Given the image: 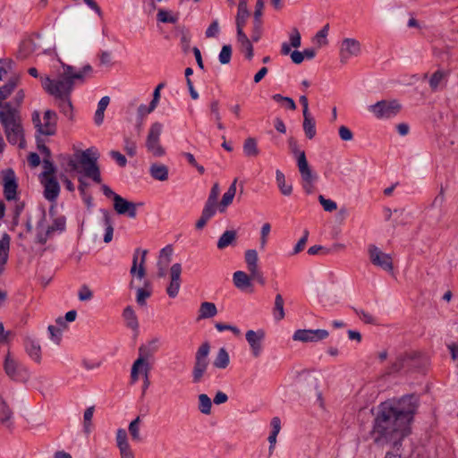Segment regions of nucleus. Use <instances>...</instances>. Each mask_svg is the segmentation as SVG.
Returning a JSON list of instances; mask_svg holds the SVG:
<instances>
[{"label": "nucleus", "instance_id": "1", "mask_svg": "<svg viewBox=\"0 0 458 458\" xmlns=\"http://www.w3.org/2000/svg\"><path fill=\"white\" fill-rule=\"evenodd\" d=\"M419 403L420 399L414 394L381 403L370 432L374 443L377 445L392 444L399 450L403 440L411 433V424Z\"/></svg>", "mask_w": 458, "mask_h": 458}, {"label": "nucleus", "instance_id": "2", "mask_svg": "<svg viewBox=\"0 0 458 458\" xmlns=\"http://www.w3.org/2000/svg\"><path fill=\"white\" fill-rule=\"evenodd\" d=\"M99 157L98 150L91 147L77 152L74 157L68 161V165L72 171L82 174L96 183H100L102 178L98 163Z\"/></svg>", "mask_w": 458, "mask_h": 458}, {"label": "nucleus", "instance_id": "3", "mask_svg": "<svg viewBox=\"0 0 458 458\" xmlns=\"http://www.w3.org/2000/svg\"><path fill=\"white\" fill-rule=\"evenodd\" d=\"M42 87L49 95L55 97L60 112L71 119L72 117L73 109L71 101V94L72 91L56 84L54 82L53 79L49 77L44 78Z\"/></svg>", "mask_w": 458, "mask_h": 458}, {"label": "nucleus", "instance_id": "4", "mask_svg": "<svg viewBox=\"0 0 458 458\" xmlns=\"http://www.w3.org/2000/svg\"><path fill=\"white\" fill-rule=\"evenodd\" d=\"M209 352L210 344L208 342L202 343L198 348L194 356V363L191 371L192 383L199 384L203 380L209 365Z\"/></svg>", "mask_w": 458, "mask_h": 458}, {"label": "nucleus", "instance_id": "5", "mask_svg": "<svg viewBox=\"0 0 458 458\" xmlns=\"http://www.w3.org/2000/svg\"><path fill=\"white\" fill-rule=\"evenodd\" d=\"M139 358L133 362L131 371V379L132 383H135L139 379V373L143 372L145 379L143 382L142 390L145 393L146 389L149 386L150 381L148 379L149 365L147 361L148 352L145 346H140L139 349Z\"/></svg>", "mask_w": 458, "mask_h": 458}, {"label": "nucleus", "instance_id": "6", "mask_svg": "<svg viewBox=\"0 0 458 458\" xmlns=\"http://www.w3.org/2000/svg\"><path fill=\"white\" fill-rule=\"evenodd\" d=\"M57 119V114L53 110H47L44 113L43 123H41L39 114L37 112L34 113L32 116L33 123H35L38 131L47 136H52L55 134Z\"/></svg>", "mask_w": 458, "mask_h": 458}, {"label": "nucleus", "instance_id": "7", "mask_svg": "<svg viewBox=\"0 0 458 458\" xmlns=\"http://www.w3.org/2000/svg\"><path fill=\"white\" fill-rule=\"evenodd\" d=\"M162 129V123L158 122L152 123L148 130L146 140V148L148 151L156 157H162L165 153V148L160 144V135Z\"/></svg>", "mask_w": 458, "mask_h": 458}, {"label": "nucleus", "instance_id": "8", "mask_svg": "<svg viewBox=\"0 0 458 458\" xmlns=\"http://www.w3.org/2000/svg\"><path fill=\"white\" fill-rule=\"evenodd\" d=\"M63 72L59 74L57 79H53L54 82L61 87L72 91L76 80L81 82L84 81L86 74L81 70L76 72L73 66L64 64H63Z\"/></svg>", "mask_w": 458, "mask_h": 458}, {"label": "nucleus", "instance_id": "9", "mask_svg": "<svg viewBox=\"0 0 458 458\" xmlns=\"http://www.w3.org/2000/svg\"><path fill=\"white\" fill-rule=\"evenodd\" d=\"M369 110L377 119H389L395 116L401 110V105L397 100H381L369 106Z\"/></svg>", "mask_w": 458, "mask_h": 458}, {"label": "nucleus", "instance_id": "10", "mask_svg": "<svg viewBox=\"0 0 458 458\" xmlns=\"http://www.w3.org/2000/svg\"><path fill=\"white\" fill-rule=\"evenodd\" d=\"M368 252L370 262L385 271L391 272L394 269L393 259L389 254L383 252L374 244L369 245Z\"/></svg>", "mask_w": 458, "mask_h": 458}, {"label": "nucleus", "instance_id": "11", "mask_svg": "<svg viewBox=\"0 0 458 458\" xmlns=\"http://www.w3.org/2000/svg\"><path fill=\"white\" fill-rule=\"evenodd\" d=\"M4 196L6 200H17L18 182L14 171L12 168L1 172Z\"/></svg>", "mask_w": 458, "mask_h": 458}, {"label": "nucleus", "instance_id": "12", "mask_svg": "<svg viewBox=\"0 0 458 458\" xmlns=\"http://www.w3.org/2000/svg\"><path fill=\"white\" fill-rule=\"evenodd\" d=\"M4 369L7 376L15 381H25L29 378L27 369L8 353L5 357Z\"/></svg>", "mask_w": 458, "mask_h": 458}, {"label": "nucleus", "instance_id": "13", "mask_svg": "<svg viewBox=\"0 0 458 458\" xmlns=\"http://www.w3.org/2000/svg\"><path fill=\"white\" fill-rule=\"evenodd\" d=\"M247 268L252 276V279L258 282L259 284L264 285L266 279L263 273L260 271L258 266V252L256 250H247L244 255Z\"/></svg>", "mask_w": 458, "mask_h": 458}, {"label": "nucleus", "instance_id": "14", "mask_svg": "<svg viewBox=\"0 0 458 458\" xmlns=\"http://www.w3.org/2000/svg\"><path fill=\"white\" fill-rule=\"evenodd\" d=\"M0 122L4 129L20 123L21 116L17 106H12L9 102L4 103L0 106Z\"/></svg>", "mask_w": 458, "mask_h": 458}, {"label": "nucleus", "instance_id": "15", "mask_svg": "<svg viewBox=\"0 0 458 458\" xmlns=\"http://www.w3.org/2000/svg\"><path fill=\"white\" fill-rule=\"evenodd\" d=\"M328 335V331L325 329H298L294 332L293 339L302 343H312L324 340Z\"/></svg>", "mask_w": 458, "mask_h": 458}, {"label": "nucleus", "instance_id": "16", "mask_svg": "<svg viewBox=\"0 0 458 458\" xmlns=\"http://www.w3.org/2000/svg\"><path fill=\"white\" fill-rule=\"evenodd\" d=\"M143 203H134L129 201L120 195L114 196V208L119 215H126L130 218H135L137 216V207H141Z\"/></svg>", "mask_w": 458, "mask_h": 458}, {"label": "nucleus", "instance_id": "17", "mask_svg": "<svg viewBox=\"0 0 458 458\" xmlns=\"http://www.w3.org/2000/svg\"><path fill=\"white\" fill-rule=\"evenodd\" d=\"M266 334L263 329H259L257 331L254 330H248L246 332L245 337L246 341L248 342L251 354L258 358L260 356L263 346L262 343L265 339Z\"/></svg>", "mask_w": 458, "mask_h": 458}, {"label": "nucleus", "instance_id": "18", "mask_svg": "<svg viewBox=\"0 0 458 458\" xmlns=\"http://www.w3.org/2000/svg\"><path fill=\"white\" fill-rule=\"evenodd\" d=\"M360 53V44L354 38H344L340 47V62L346 64L353 56H358Z\"/></svg>", "mask_w": 458, "mask_h": 458}, {"label": "nucleus", "instance_id": "19", "mask_svg": "<svg viewBox=\"0 0 458 458\" xmlns=\"http://www.w3.org/2000/svg\"><path fill=\"white\" fill-rule=\"evenodd\" d=\"M182 266L180 263H174L169 271L170 282L166 287V293L170 298H175L181 288Z\"/></svg>", "mask_w": 458, "mask_h": 458}, {"label": "nucleus", "instance_id": "20", "mask_svg": "<svg viewBox=\"0 0 458 458\" xmlns=\"http://www.w3.org/2000/svg\"><path fill=\"white\" fill-rule=\"evenodd\" d=\"M148 250L140 249H136L133 259H132V266L131 267L130 273L133 276H137L139 279H142L146 276V269L144 267V263L146 260Z\"/></svg>", "mask_w": 458, "mask_h": 458}, {"label": "nucleus", "instance_id": "21", "mask_svg": "<svg viewBox=\"0 0 458 458\" xmlns=\"http://www.w3.org/2000/svg\"><path fill=\"white\" fill-rule=\"evenodd\" d=\"M44 186V197L49 201H55L60 193V185L55 177L40 178Z\"/></svg>", "mask_w": 458, "mask_h": 458}, {"label": "nucleus", "instance_id": "22", "mask_svg": "<svg viewBox=\"0 0 458 458\" xmlns=\"http://www.w3.org/2000/svg\"><path fill=\"white\" fill-rule=\"evenodd\" d=\"M4 132L7 138V140L12 145L18 144L21 148L23 147L24 144V137H23V129L21 126V123H18L13 126H9L4 128Z\"/></svg>", "mask_w": 458, "mask_h": 458}, {"label": "nucleus", "instance_id": "23", "mask_svg": "<svg viewBox=\"0 0 458 458\" xmlns=\"http://www.w3.org/2000/svg\"><path fill=\"white\" fill-rule=\"evenodd\" d=\"M24 347L28 355L36 362L41 360V348L38 341L31 337H26L24 340Z\"/></svg>", "mask_w": 458, "mask_h": 458}, {"label": "nucleus", "instance_id": "24", "mask_svg": "<svg viewBox=\"0 0 458 458\" xmlns=\"http://www.w3.org/2000/svg\"><path fill=\"white\" fill-rule=\"evenodd\" d=\"M252 280L253 279H252L251 275L250 274V276H249L243 271L239 270V271L234 272L233 275V284L236 288H238L241 291H245L248 288H250L252 286V284H251Z\"/></svg>", "mask_w": 458, "mask_h": 458}, {"label": "nucleus", "instance_id": "25", "mask_svg": "<svg viewBox=\"0 0 458 458\" xmlns=\"http://www.w3.org/2000/svg\"><path fill=\"white\" fill-rule=\"evenodd\" d=\"M13 411L6 402L0 397V422L8 428H13Z\"/></svg>", "mask_w": 458, "mask_h": 458}, {"label": "nucleus", "instance_id": "26", "mask_svg": "<svg viewBox=\"0 0 458 458\" xmlns=\"http://www.w3.org/2000/svg\"><path fill=\"white\" fill-rule=\"evenodd\" d=\"M237 178L233 180V182L231 183L227 191L224 193L222 197V200L219 204V211L221 213L225 212V208L232 204L233 198L236 193V183H237Z\"/></svg>", "mask_w": 458, "mask_h": 458}, {"label": "nucleus", "instance_id": "27", "mask_svg": "<svg viewBox=\"0 0 458 458\" xmlns=\"http://www.w3.org/2000/svg\"><path fill=\"white\" fill-rule=\"evenodd\" d=\"M10 248V236L7 233H4L0 239V274L4 270V266L8 259V251Z\"/></svg>", "mask_w": 458, "mask_h": 458}, {"label": "nucleus", "instance_id": "28", "mask_svg": "<svg viewBox=\"0 0 458 458\" xmlns=\"http://www.w3.org/2000/svg\"><path fill=\"white\" fill-rule=\"evenodd\" d=\"M149 174L158 181H166L168 179V167L165 165L154 163L149 167Z\"/></svg>", "mask_w": 458, "mask_h": 458}, {"label": "nucleus", "instance_id": "29", "mask_svg": "<svg viewBox=\"0 0 458 458\" xmlns=\"http://www.w3.org/2000/svg\"><path fill=\"white\" fill-rule=\"evenodd\" d=\"M249 16L250 12L247 7V1L239 0L237 15L235 19L236 27H244Z\"/></svg>", "mask_w": 458, "mask_h": 458}, {"label": "nucleus", "instance_id": "30", "mask_svg": "<svg viewBox=\"0 0 458 458\" xmlns=\"http://www.w3.org/2000/svg\"><path fill=\"white\" fill-rule=\"evenodd\" d=\"M411 361V357L408 354H401L396 360L391 364L388 369V373H397L402 369L410 366V362Z\"/></svg>", "mask_w": 458, "mask_h": 458}, {"label": "nucleus", "instance_id": "31", "mask_svg": "<svg viewBox=\"0 0 458 458\" xmlns=\"http://www.w3.org/2000/svg\"><path fill=\"white\" fill-rule=\"evenodd\" d=\"M123 318L125 320L126 327L138 331L139 322L135 311L131 306H127L123 311Z\"/></svg>", "mask_w": 458, "mask_h": 458}, {"label": "nucleus", "instance_id": "32", "mask_svg": "<svg viewBox=\"0 0 458 458\" xmlns=\"http://www.w3.org/2000/svg\"><path fill=\"white\" fill-rule=\"evenodd\" d=\"M242 149L244 155L249 157H255L259 155L257 140L252 137H249L244 140Z\"/></svg>", "mask_w": 458, "mask_h": 458}, {"label": "nucleus", "instance_id": "33", "mask_svg": "<svg viewBox=\"0 0 458 458\" xmlns=\"http://www.w3.org/2000/svg\"><path fill=\"white\" fill-rule=\"evenodd\" d=\"M276 181L280 192L284 196H290L293 192L292 184H287L285 176L282 171H276Z\"/></svg>", "mask_w": 458, "mask_h": 458}, {"label": "nucleus", "instance_id": "34", "mask_svg": "<svg viewBox=\"0 0 458 458\" xmlns=\"http://www.w3.org/2000/svg\"><path fill=\"white\" fill-rule=\"evenodd\" d=\"M303 131L306 137L312 140L316 135V122L310 114L303 115Z\"/></svg>", "mask_w": 458, "mask_h": 458}, {"label": "nucleus", "instance_id": "35", "mask_svg": "<svg viewBox=\"0 0 458 458\" xmlns=\"http://www.w3.org/2000/svg\"><path fill=\"white\" fill-rule=\"evenodd\" d=\"M103 213V223L106 227V233L104 235V242L108 243L113 239L114 226L112 217L107 210H102Z\"/></svg>", "mask_w": 458, "mask_h": 458}, {"label": "nucleus", "instance_id": "36", "mask_svg": "<svg viewBox=\"0 0 458 458\" xmlns=\"http://www.w3.org/2000/svg\"><path fill=\"white\" fill-rule=\"evenodd\" d=\"M199 319L210 318L216 315L217 310L213 302L204 301L199 307Z\"/></svg>", "mask_w": 458, "mask_h": 458}, {"label": "nucleus", "instance_id": "37", "mask_svg": "<svg viewBox=\"0 0 458 458\" xmlns=\"http://www.w3.org/2000/svg\"><path fill=\"white\" fill-rule=\"evenodd\" d=\"M109 102H110V98L107 96L103 97L99 100V102L98 104L97 111L94 115V121L97 125L102 124V123L104 121V113H105L107 106L109 105Z\"/></svg>", "mask_w": 458, "mask_h": 458}, {"label": "nucleus", "instance_id": "38", "mask_svg": "<svg viewBox=\"0 0 458 458\" xmlns=\"http://www.w3.org/2000/svg\"><path fill=\"white\" fill-rule=\"evenodd\" d=\"M296 160H297V166H298V169H299L301 178H303V177L309 178L310 175L314 174L309 165L305 153L300 154V157H298V158H296Z\"/></svg>", "mask_w": 458, "mask_h": 458}, {"label": "nucleus", "instance_id": "39", "mask_svg": "<svg viewBox=\"0 0 458 458\" xmlns=\"http://www.w3.org/2000/svg\"><path fill=\"white\" fill-rule=\"evenodd\" d=\"M230 358L225 348L222 347L218 350V352L213 361V365L217 369H225L229 365Z\"/></svg>", "mask_w": 458, "mask_h": 458}, {"label": "nucleus", "instance_id": "40", "mask_svg": "<svg viewBox=\"0 0 458 458\" xmlns=\"http://www.w3.org/2000/svg\"><path fill=\"white\" fill-rule=\"evenodd\" d=\"M236 239V232L233 230L225 231L218 239L217 248L219 250L225 249L231 245Z\"/></svg>", "mask_w": 458, "mask_h": 458}, {"label": "nucleus", "instance_id": "41", "mask_svg": "<svg viewBox=\"0 0 458 458\" xmlns=\"http://www.w3.org/2000/svg\"><path fill=\"white\" fill-rule=\"evenodd\" d=\"M284 301L282 295L279 293L276 294V298H275L274 308H273L274 318L276 321L282 320L285 316L284 310Z\"/></svg>", "mask_w": 458, "mask_h": 458}, {"label": "nucleus", "instance_id": "42", "mask_svg": "<svg viewBox=\"0 0 458 458\" xmlns=\"http://www.w3.org/2000/svg\"><path fill=\"white\" fill-rule=\"evenodd\" d=\"M66 228V219L64 216H59L53 220L51 225L47 227L48 233L53 235L55 232L63 233Z\"/></svg>", "mask_w": 458, "mask_h": 458}, {"label": "nucleus", "instance_id": "43", "mask_svg": "<svg viewBox=\"0 0 458 458\" xmlns=\"http://www.w3.org/2000/svg\"><path fill=\"white\" fill-rule=\"evenodd\" d=\"M199 399V410L201 413L208 415L211 412L212 402L211 399L206 394H200L198 396Z\"/></svg>", "mask_w": 458, "mask_h": 458}, {"label": "nucleus", "instance_id": "44", "mask_svg": "<svg viewBox=\"0 0 458 458\" xmlns=\"http://www.w3.org/2000/svg\"><path fill=\"white\" fill-rule=\"evenodd\" d=\"M116 445L119 451L131 447L128 442L127 432L124 428H119L116 431Z\"/></svg>", "mask_w": 458, "mask_h": 458}, {"label": "nucleus", "instance_id": "45", "mask_svg": "<svg viewBox=\"0 0 458 458\" xmlns=\"http://www.w3.org/2000/svg\"><path fill=\"white\" fill-rule=\"evenodd\" d=\"M44 171L40 174V178L55 177V167L51 160V157L43 158Z\"/></svg>", "mask_w": 458, "mask_h": 458}, {"label": "nucleus", "instance_id": "46", "mask_svg": "<svg viewBox=\"0 0 458 458\" xmlns=\"http://www.w3.org/2000/svg\"><path fill=\"white\" fill-rule=\"evenodd\" d=\"M263 33V21L253 20L252 21V30H251V40L253 42H258Z\"/></svg>", "mask_w": 458, "mask_h": 458}, {"label": "nucleus", "instance_id": "47", "mask_svg": "<svg viewBox=\"0 0 458 458\" xmlns=\"http://www.w3.org/2000/svg\"><path fill=\"white\" fill-rule=\"evenodd\" d=\"M445 72L441 70L436 71L430 77L428 83L429 87L433 91H436L440 85L441 81L445 78Z\"/></svg>", "mask_w": 458, "mask_h": 458}, {"label": "nucleus", "instance_id": "48", "mask_svg": "<svg viewBox=\"0 0 458 458\" xmlns=\"http://www.w3.org/2000/svg\"><path fill=\"white\" fill-rule=\"evenodd\" d=\"M140 417H137L135 420H133L129 424V432L131 436L132 440L140 442L141 440L140 435Z\"/></svg>", "mask_w": 458, "mask_h": 458}, {"label": "nucleus", "instance_id": "49", "mask_svg": "<svg viewBox=\"0 0 458 458\" xmlns=\"http://www.w3.org/2000/svg\"><path fill=\"white\" fill-rule=\"evenodd\" d=\"M173 254V248L171 245H167L163 248L160 251V257L157 265L161 266L163 263L165 266H167L171 261V256Z\"/></svg>", "mask_w": 458, "mask_h": 458}, {"label": "nucleus", "instance_id": "50", "mask_svg": "<svg viewBox=\"0 0 458 458\" xmlns=\"http://www.w3.org/2000/svg\"><path fill=\"white\" fill-rule=\"evenodd\" d=\"M232 58V47L231 45H225L222 47L218 59L222 64H227Z\"/></svg>", "mask_w": 458, "mask_h": 458}, {"label": "nucleus", "instance_id": "51", "mask_svg": "<svg viewBox=\"0 0 458 458\" xmlns=\"http://www.w3.org/2000/svg\"><path fill=\"white\" fill-rule=\"evenodd\" d=\"M216 208L217 203L207 200L201 214L210 220L215 216Z\"/></svg>", "mask_w": 458, "mask_h": 458}, {"label": "nucleus", "instance_id": "52", "mask_svg": "<svg viewBox=\"0 0 458 458\" xmlns=\"http://www.w3.org/2000/svg\"><path fill=\"white\" fill-rule=\"evenodd\" d=\"M318 201L322 205L325 211L333 212L336 210L337 204L334 200L324 198V196H318Z\"/></svg>", "mask_w": 458, "mask_h": 458}, {"label": "nucleus", "instance_id": "53", "mask_svg": "<svg viewBox=\"0 0 458 458\" xmlns=\"http://www.w3.org/2000/svg\"><path fill=\"white\" fill-rule=\"evenodd\" d=\"M271 231V225L269 223H265L260 231V249L264 250L267 242V236Z\"/></svg>", "mask_w": 458, "mask_h": 458}, {"label": "nucleus", "instance_id": "54", "mask_svg": "<svg viewBox=\"0 0 458 458\" xmlns=\"http://www.w3.org/2000/svg\"><path fill=\"white\" fill-rule=\"evenodd\" d=\"M48 333L50 335V338L56 344H59L62 339V329L56 327L55 326L50 325L47 327Z\"/></svg>", "mask_w": 458, "mask_h": 458}, {"label": "nucleus", "instance_id": "55", "mask_svg": "<svg viewBox=\"0 0 458 458\" xmlns=\"http://www.w3.org/2000/svg\"><path fill=\"white\" fill-rule=\"evenodd\" d=\"M181 47L183 53H188L190 50L191 35L188 31H181Z\"/></svg>", "mask_w": 458, "mask_h": 458}, {"label": "nucleus", "instance_id": "56", "mask_svg": "<svg viewBox=\"0 0 458 458\" xmlns=\"http://www.w3.org/2000/svg\"><path fill=\"white\" fill-rule=\"evenodd\" d=\"M150 295H151L150 291H148L144 288H139L137 290V296H136L137 303L140 306L146 305V300L148 297H150Z\"/></svg>", "mask_w": 458, "mask_h": 458}, {"label": "nucleus", "instance_id": "57", "mask_svg": "<svg viewBox=\"0 0 458 458\" xmlns=\"http://www.w3.org/2000/svg\"><path fill=\"white\" fill-rule=\"evenodd\" d=\"M329 30V24H326L317 34L316 38L319 46L327 44V36Z\"/></svg>", "mask_w": 458, "mask_h": 458}, {"label": "nucleus", "instance_id": "58", "mask_svg": "<svg viewBox=\"0 0 458 458\" xmlns=\"http://www.w3.org/2000/svg\"><path fill=\"white\" fill-rule=\"evenodd\" d=\"M123 148L128 156L134 157L136 155L137 145L134 140L125 138Z\"/></svg>", "mask_w": 458, "mask_h": 458}, {"label": "nucleus", "instance_id": "59", "mask_svg": "<svg viewBox=\"0 0 458 458\" xmlns=\"http://www.w3.org/2000/svg\"><path fill=\"white\" fill-rule=\"evenodd\" d=\"M309 234H310L309 230L305 229L303 231L302 237L298 241V242L296 243V245L293 249V254H297L303 250V249L307 243Z\"/></svg>", "mask_w": 458, "mask_h": 458}, {"label": "nucleus", "instance_id": "60", "mask_svg": "<svg viewBox=\"0 0 458 458\" xmlns=\"http://www.w3.org/2000/svg\"><path fill=\"white\" fill-rule=\"evenodd\" d=\"M301 34L297 28H293L290 34V45L295 48L301 46Z\"/></svg>", "mask_w": 458, "mask_h": 458}, {"label": "nucleus", "instance_id": "61", "mask_svg": "<svg viewBox=\"0 0 458 458\" xmlns=\"http://www.w3.org/2000/svg\"><path fill=\"white\" fill-rule=\"evenodd\" d=\"M288 145H289V148H290L291 153L296 158H298V157H300V154L305 153L303 150H301L299 148L298 141L294 138H293V137H291L288 140Z\"/></svg>", "mask_w": 458, "mask_h": 458}, {"label": "nucleus", "instance_id": "62", "mask_svg": "<svg viewBox=\"0 0 458 458\" xmlns=\"http://www.w3.org/2000/svg\"><path fill=\"white\" fill-rule=\"evenodd\" d=\"M302 187L306 193L310 194L313 191V182L316 179V175H310L309 178L303 177Z\"/></svg>", "mask_w": 458, "mask_h": 458}, {"label": "nucleus", "instance_id": "63", "mask_svg": "<svg viewBox=\"0 0 458 458\" xmlns=\"http://www.w3.org/2000/svg\"><path fill=\"white\" fill-rule=\"evenodd\" d=\"M110 157L115 160L119 166L124 167L127 164L126 157L121 154L119 151L112 150L110 152Z\"/></svg>", "mask_w": 458, "mask_h": 458}, {"label": "nucleus", "instance_id": "64", "mask_svg": "<svg viewBox=\"0 0 458 458\" xmlns=\"http://www.w3.org/2000/svg\"><path fill=\"white\" fill-rule=\"evenodd\" d=\"M338 132L341 140L344 141L352 140L353 138V133L352 132V131L344 125L339 127Z\"/></svg>", "mask_w": 458, "mask_h": 458}]
</instances>
